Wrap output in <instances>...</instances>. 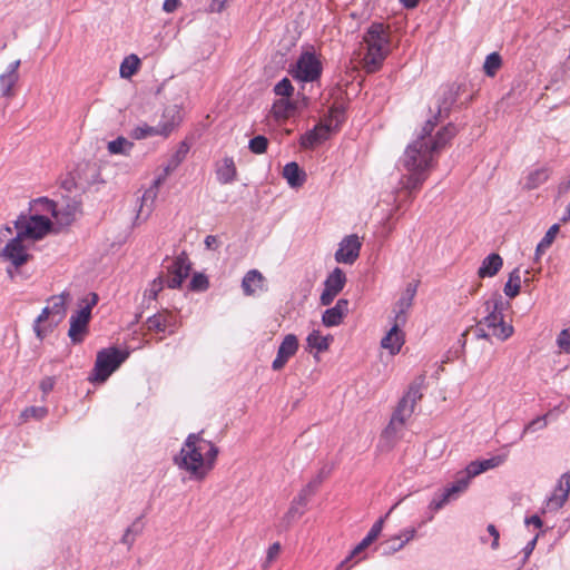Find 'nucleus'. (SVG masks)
<instances>
[{
  "instance_id": "1",
  "label": "nucleus",
  "mask_w": 570,
  "mask_h": 570,
  "mask_svg": "<svg viewBox=\"0 0 570 570\" xmlns=\"http://www.w3.org/2000/svg\"><path fill=\"white\" fill-rule=\"evenodd\" d=\"M459 88L448 86L439 101L438 114L428 119L416 139L404 150L399 159V169L402 171L396 193L406 191L410 196L419 191L428 179L434 166L435 155L455 136L456 128L449 124L433 136L440 117H448L451 107L458 98Z\"/></svg>"
},
{
  "instance_id": "2",
  "label": "nucleus",
  "mask_w": 570,
  "mask_h": 570,
  "mask_svg": "<svg viewBox=\"0 0 570 570\" xmlns=\"http://www.w3.org/2000/svg\"><path fill=\"white\" fill-rule=\"evenodd\" d=\"M217 455L218 448L213 442L205 440L202 433H190L174 462L191 479L202 481L213 470Z\"/></svg>"
},
{
  "instance_id": "3",
  "label": "nucleus",
  "mask_w": 570,
  "mask_h": 570,
  "mask_svg": "<svg viewBox=\"0 0 570 570\" xmlns=\"http://www.w3.org/2000/svg\"><path fill=\"white\" fill-rule=\"evenodd\" d=\"M367 51L363 58L366 72L377 71L390 52V35L387 28L380 22L372 23L363 37Z\"/></svg>"
},
{
  "instance_id": "4",
  "label": "nucleus",
  "mask_w": 570,
  "mask_h": 570,
  "mask_svg": "<svg viewBox=\"0 0 570 570\" xmlns=\"http://www.w3.org/2000/svg\"><path fill=\"white\" fill-rule=\"evenodd\" d=\"M487 315L479 322V325H485L492 330V335L500 341L508 340L513 334V326L503 321V311L505 303L502 296L495 292L483 304Z\"/></svg>"
},
{
  "instance_id": "5",
  "label": "nucleus",
  "mask_w": 570,
  "mask_h": 570,
  "mask_svg": "<svg viewBox=\"0 0 570 570\" xmlns=\"http://www.w3.org/2000/svg\"><path fill=\"white\" fill-rule=\"evenodd\" d=\"M422 396L421 383H412L393 412L390 423L385 429L386 434H395L403 428L406 420L413 414L414 407Z\"/></svg>"
},
{
  "instance_id": "6",
  "label": "nucleus",
  "mask_w": 570,
  "mask_h": 570,
  "mask_svg": "<svg viewBox=\"0 0 570 570\" xmlns=\"http://www.w3.org/2000/svg\"><path fill=\"white\" fill-rule=\"evenodd\" d=\"M128 355V352L116 347L99 351L89 380L94 383L105 382L126 361Z\"/></svg>"
},
{
  "instance_id": "7",
  "label": "nucleus",
  "mask_w": 570,
  "mask_h": 570,
  "mask_svg": "<svg viewBox=\"0 0 570 570\" xmlns=\"http://www.w3.org/2000/svg\"><path fill=\"white\" fill-rule=\"evenodd\" d=\"M17 234L23 239H42L51 229L52 223L45 215L20 214L13 222Z\"/></svg>"
},
{
  "instance_id": "8",
  "label": "nucleus",
  "mask_w": 570,
  "mask_h": 570,
  "mask_svg": "<svg viewBox=\"0 0 570 570\" xmlns=\"http://www.w3.org/2000/svg\"><path fill=\"white\" fill-rule=\"evenodd\" d=\"M82 303L83 305H80V309L70 316L68 336L73 344L81 343L88 333L91 309L98 303V295L90 293L88 297L82 299Z\"/></svg>"
},
{
  "instance_id": "9",
  "label": "nucleus",
  "mask_w": 570,
  "mask_h": 570,
  "mask_svg": "<svg viewBox=\"0 0 570 570\" xmlns=\"http://www.w3.org/2000/svg\"><path fill=\"white\" fill-rule=\"evenodd\" d=\"M322 73V65L316 56L312 52H303L292 71L295 79L305 82H312L320 78Z\"/></svg>"
},
{
  "instance_id": "10",
  "label": "nucleus",
  "mask_w": 570,
  "mask_h": 570,
  "mask_svg": "<svg viewBox=\"0 0 570 570\" xmlns=\"http://www.w3.org/2000/svg\"><path fill=\"white\" fill-rule=\"evenodd\" d=\"M23 239L20 235L16 234L10 238L6 246L0 250V258L10 262L16 268L21 267L29 262L31 255L28 248L23 245Z\"/></svg>"
},
{
  "instance_id": "11",
  "label": "nucleus",
  "mask_w": 570,
  "mask_h": 570,
  "mask_svg": "<svg viewBox=\"0 0 570 570\" xmlns=\"http://www.w3.org/2000/svg\"><path fill=\"white\" fill-rule=\"evenodd\" d=\"M345 283L344 272L340 267H335L324 282V291L320 297L321 305H331L336 295L344 288Z\"/></svg>"
},
{
  "instance_id": "12",
  "label": "nucleus",
  "mask_w": 570,
  "mask_h": 570,
  "mask_svg": "<svg viewBox=\"0 0 570 570\" xmlns=\"http://www.w3.org/2000/svg\"><path fill=\"white\" fill-rule=\"evenodd\" d=\"M167 268L169 274L166 281L167 286L179 288L190 272V263L186 253L178 255Z\"/></svg>"
},
{
  "instance_id": "13",
  "label": "nucleus",
  "mask_w": 570,
  "mask_h": 570,
  "mask_svg": "<svg viewBox=\"0 0 570 570\" xmlns=\"http://www.w3.org/2000/svg\"><path fill=\"white\" fill-rule=\"evenodd\" d=\"M362 243L357 235L352 234L344 237L338 244L335 253V261L342 264H353L360 256Z\"/></svg>"
},
{
  "instance_id": "14",
  "label": "nucleus",
  "mask_w": 570,
  "mask_h": 570,
  "mask_svg": "<svg viewBox=\"0 0 570 570\" xmlns=\"http://www.w3.org/2000/svg\"><path fill=\"white\" fill-rule=\"evenodd\" d=\"M298 350V340L294 334H287L278 346L275 360L272 363L274 371H281L288 360L296 354Z\"/></svg>"
},
{
  "instance_id": "15",
  "label": "nucleus",
  "mask_w": 570,
  "mask_h": 570,
  "mask_svg": "<svg viewBox=\"0 0 570 570\" xmlns=\"http://www.w3.org/2000/svg\"><path fill=\"white\" fill-rule=\"evenodd\" d=\"M183 116L179 106L171 105L164 109L161 120L157 125L159 128V136L167 138L175 131L181 124Z\"/></svg>"
},
{
  "instance_id": "16",
  "label": "nucleus",
  "mask_w": 570,
  "mask_h": 570,
  "mask_svg": "<svg viewBox=\"0 0 570 570\" xmlns=\"http://www.w3.org/2000/svg\"><path fill=\"white\" fill-rule=\"evenodd\" d=\"M242 289L245 296H256L266 292V278L259 271L250 269L242 279Z\"/></svg>"
},
{
  "instance_id": "17",
  "label": "nucleus",
  "mask_w": 570,
  "mask_h": 570,
  "mask_svg": "<svg viewBox=\"0 0 570 570\" xmlns=\"http://www.w3.org/2000/svg\"><path fill=\"white\" fill-rule=\"evenodd\" d=\"M145 325L149 332L164 333L167 328L175 327L176 318L170 312L163 311L149 316ZM169 333L173 334L174 330Z\"/></svg>"
},
{
  "instance_id": "18",
  "label": "nucleus",
  "mask_w": 570,
  "mask_h": 570,
  "mask_svg": "<svg viewBox=\"0 0 570 570\" xmlns=\"http://www.w3.org/2000/svg\"><path fill=\"white\" fill-rule=\"evenodd\" d=\"M331 126L326 124H318L313 129L308 130L301 137V146L306 149H312L330 138Z\"/></svg>"
},
{
  "instance_id": "19",
  "label": "nucleus",
  "mask_w": 570,
  "mask_h": 570,
  "mask_svg": "<svg viewBox=\"0 0 570 570\" xmlns=\"http://www.w3.org/2000/svg\"><path fill=\"white\" fill-rule=\"evenodd\" d=\"M20 60L11 62L7 70L0 75V91L3 97H13V87L19 80Z\"/></svg>"
},
{
  "instance_id": "20",
  "label": "nucleus",
  "mask_w": 570,
  "mask_h": 570,
  "mask_svg": "<svg viewBox=\"0 0 570 570\" xmlns=\"http://www.w3.org/2000/svg\"><path fill=\"white\" fill-rule=\"evenodd\" d=\"M403 325L393 321V326L381 341V346L389 350L392 355L397 354L404 344V333L401 330Z\"/></svg>"
},
{
  "instance_id": "21",
  "label": "nucleus",
  "mask_w": 570,
  "mask_h": 570,
  "mask_svg": "<svg viewBox=\"0 0 570 570\" xmlns=\"http://www.w3.org/2000/svg\"><path fill=\"white\" fill-rule=\"evenodd\" d=\"M348 312V301L340 298L335 306L327 308L322 316V322L325 326H337L342 323L344 316Z\"/></svg>"
},
{
  "instance_id": "22",
  "label": "nucleus",
  "mask_w": 570,
  "mask_h": 570,
  "mask_svg": "<svg viewBox=\"0 0 570 570\" xmlns=\"http://www.w3.org/2000/svg\"><path fill=\"white\" fill-rule=\"evenodd\" d=\"M505 459H507V455H495L490 459L472 461L465 468L466 473H469L470 476L474 478L488 470L498 468L505 461Z\"/></svg>"
},
{
  "instance_id": "23",
  "label": "nucleus",
  "mask_w": 570,
  "mask_h": 570,
  "mask_svg": "<svg viewBox=\"0 0 570 570\" xmlns=\"http://www.w3.org/2000/svg\"><path fill=\"white\" fill-rule=\"evenodd\" d=\"M237 169L233 157H224L216 167L217 180L223 184H232L236 180Z\"/></svg>"
},
{
  "instance_id": "24",
  "label": "nucleus",
  "mask_w": 570,
  "mask_h": 570,
  "mask_svg": "<svg viewBox=\"0 0 570 570\" xmlns=\"http://www.w3.org/2000/svg\"><path fill=\"white\" fill-rule=\"evenodd\" d=\"M69 298V293H61L60 295H53L49 298L48 307L51 311V323L56 326L58 325L66 316L67 312V299Z\"/></svg>"
},
{
  "instance_id": "25",
  "label": "nucleus",
  "mask_w": 570,
  "mask_h": 570,
  "mask_svg": "<svg viewBox=\"0 0 570 570\" xmlns=\"http://www.w3.org/2000/svg\"><path fill=\"white\" fill-rule=\"evenodd\" d=\"M502 266V257L497 253H492L482 261L481 266L478 269V275L481 278L493 277L498 274Z\"/></svg>"
},
{
  "instance_id": "26",
  "label": "nucleus",
  "mask_w": 570,
  "mask_h": 570,
  "mask_svg": "<svg viewBox=\"0 0 570 570\" xmlns=\"http://www.w3.org/2000/svg\"><path fill=\"white\" fill-rule=\"evenodd\" d=\"M283 176L287 180V184L293 188L301 187L306 180L305 171L302 170L295 161L288 163L284 166Z\"/></svg>"
},
{
  "instance_id": "27",
  "label": "nucleus",
  "mask_w": 570,
  "mask_h": 570,
  "mask_svg": "<svg viewBox=\"0 0 570 570\" xmlns=\"http://www.w3.org/2000/svg\"><path fill=\"white\" fill-rule=\"evenodd\" d=\"M189 149V144L186 140L181 141L178 145L176 151L171 155L168 163L164 166V171H166V174H171L173 171H175L179 167V165L185 160Z\"/></svg>"
},
{
  "instance_id": "28",
  "label": "nucleus",
  "mask_w": 570,
  "mask_h": 570,
  "mask_svg": "<svg viewBox=\"0 0 570 570\" xmlns=\"http://www.w3.org/2000/svg\"><path fill=\"white\" fill-rule=\"evenodd\" d=\"M570 492V481L569 476L564 474L560 482L557 492L550 498L549 502L556 509L561 508L568 499Z\"/></svg>"
},
{
  "instance_id": "29",
  "label": "nucleus",
  "mask_w": 570,
  "mask_h": 570,
  "mask_svg": "<svg viewBox=\"0 0 570 570\" xmlns=\"http://www.w3.org/2000/svg\"><path fill=\"white\" fill-rule=\"evenodd\" d=\"M57 208V204L47 197H40L33 199L30 203V212L35 215H43L45 213H49L52 215V217H55Z\"/></svg>"
},
{
  "instance_id": "30",
  "label": "nucleus",
  "mask_w": 570,
  "mask_h": 570,
  "mask_svg": "<svg viewBox=\"0 0 570 570\" xmlns=\"http://www.w3.org/2000/svg\"><path fill=\"white\" fill-rule=\"evenodd\" d=\"M78 209V205L76 203H69L63 208H57V212L55 214V219L60 225H70L73 219L76 212Z\"/></svg>"
},
{
  "instance_id": "31",
  "label": "nucleus",
  "mask_w": 570,
  "mask_h": 570,
  "mask_svg": "<svg viewBox=\"0 0 570 570\" xmlns=\"http://www.w3.org/2000/svg\"><path fill=\"white\" fill-rule=\"evenodd\" d=\"M520 289H521L520 269L519 268H514L509 274V278H508V282L504 285L503 292H504V294L508 297L513 298V297H515L520 293Z\"/></svg>"
},
{
  "instance_id": "32",
  "label": "nucleus",
  "mask_w": 570,
  "mask_h": 570,
  "mask_svg": "<svg viewBox=\"0 0 570 570\" xmlns=\"http://www.w3.org/2000/svg\"><path fill=\"white\" fill-rule=\"evenodd\" d=\"M139 66L140 60L136 55L127 56L120 65L119 72L121 78L128 79L134 76L138 71Z\"/></svg>"
},
{
  "instance_id": "33",
  "label": "nucleus",
  "mask_w": 570,
  "mask_h": 570,
  "mask_svg": "<svg viewBox=\"0 0 570 570\" xmlns=\"http://www.w3.org/2000/svg\"><path fill=\"white\" fill-rule=\"evenodd\" d=\"M134 144L125 137H118L108 142L107 149L111 155H129Z\"/></svg>"
},
{
  "instance_id": "34",
  "label": "nucleus",
  "mask_w": 570,
  "mask_h": 570,
  "mask_svg": "<svg viewBox=\"0 0 570 570\" xmlns=\"http://www.w3.org/2000/svg\"><path fill=\"white\" fill-rule=\"evenodd\" d=\"M413 304V301L411 298H407L405 296H401L400 299L396 302L394 307V318L399 324H405L406 323V313L411 308Z\"/></svg>"
},
{
  "instance_id": "35",
  "label": "nucleus",
  "mask_w": 570,
  "mask_h": 570,
  "mask_svg": "<svg viewBox=\"0 0 570 570\" xmlns=\"http://www.w3.org/2000/svg\"><path fill=\"white\" fill-rule=\"evenodd\" d=\"M549 178V171L546 168H539L531 171L525 181L527 189H535Z\"/></svg>"
},
{
  "instance_id": "36",
  "label": "nucleus",
  "mask_w": 570,
  "mask_h": 570,
  "mask_svg": "<svg viewBox=\"0 0 570 570\" xmlns=\"http://www.w3.org/2000/svg\"><path fill=\"white\" fill-rule=\"evenodd\" d=\"M157 195H158V189H156L151 186L145 190V193L142 194V196L140 198L141 204H140V208H139L137 218H139L140 215L144 213L145 207L147 208L146 217L150 214V212L153 210V205L157 198Z\"/></svg>"
},
{
  "instance_id": "37",
  "label": "nucleus",
  "mask_w": 570,
  "mask_h": 570,
  "mask_svg": "<svg viewBox=\"0 0 570 570\" xmlns=\"http://www.w3.org/2000/svg\"><path fill=\"white\" fill-rule=\"evenodd\" d=\"M502 66L501 56L498 52H491L487 56L485 61L483 63L484 73L488 77H494L498 70Z\"/></svg>"
},
{
  "instance_id": "38",
  "label": "nucleus",
  "mask_w": 570,
  "mask_h": 570,
  "mask_svg": "<svg viewBox=\"0 0 570 570\" xmlns=\"http://www.w3.org/2000/svg\"><path fill=\"white\" fill-rule=\"evenodd\" d=\"M151 136H159L158 126H149L147 124H142L135 127L130 132V137L136 140L145 139Z\"/></svg>"
},
{
  "instance_id": "39",
  "label": "nucleus",
  "mask_w": 570,
  "mask_h": 570,
  "mask_svg": "<svg viewBox=\"0 0 570 570\" xmlns=\"http://www.w3.org/2000/svg\"><path fill=\"white\" fill-rule=\"evenodd\" d=\"M307 345L317 352H324L328 348V337L322 336L318 331H313L306 338Z\"/></svg>"
},
{
  "instance_id": "40",
  "label": "nucleus",
  "mask_w": 570,
  "mask_h": 570,
  "mask_svg": "<svg viewBox=\"0 0 570 570\" xmlns=\"http://www.w3.org/2000/svg\"><path fill=\"white\" fill-rule=\"evenodd\" d=\"M402 535H393L380 546L381 554L392 556L395 552L402 550L403 543H401Z\"/></svg>"
},
{
  "instance_id": "41",
  "label": "nucleus",
  "mask_w": 570,
  "mask_h": 570,
  "mask_svg": "<svg viewBox=\"0 0 570 570\" xmlns=\"http://www.w3.org/2000/svg\"><path fill=\"white\" fill-rule=\"evenodd\" d=\"M50 320L51 321V311L48 305L41 311L40 315L36 318L33 323V331L39 340H43L49 330L47 327H41V323Z\"/></svg>"
},
{
  "instance_id": "42",
  "label": "nucleus",
  "mask_w": 570,
  "mask_h": 570,
  "mask_svg": "<svg viewBox=\"0 0 570 570\" xmlns=\"http://www.w3.org/2000/svg\"><path fill=\"white\" fill-rule=\"evenodd\" d=\"M547 425H548L547 414L533 419L524 426V429L521 432V434L519 435V438L517 440H514L512 443H515V442L522 440L528 432H535L539 430H543V429H546Z\"/></svg>"
},
{
  "instance_id": "43",
  "label": "nucleus",
  "mask_w": 570,
  "mask_h": 570,
  "mask_svg": "<svg viewBox=\"0 0 570 570\" xmlns=\"http://www.w3.org/2000/svg\"><path fill=\"white\" fill-rule=\"evenodd\" d=\"M304 513L305 511L303 509L292 502L287 512L284 514L279 527L282 529H287L292 522L299 519Z\"/></svg>"
},
{
  "instance_id": "44",
  "label": "nucleus",
  "mask_w": 570,
  "mask_h": 570,
  "mask_svg": "<svg viewBox=\"0 0 570 570\" xmlns=\"http://www.w3.org/2000/svg\"><path fill=\"white\" fill-rule=\"evenodd\" d=\"M314 483H307L297 494L296 498L293 499V503L305 511L309 498L314 494Z\"/></svg>"
},
{
  "instance_id": "45",
  "label": "nucleus",
  "mask_w": 570,
  "mask_h": 570,
  "mask_svg": "<svg viewBox=\"0 0 570 570\" xmlns=\"http://www.w3.org/2000/svg\"><path fill=\"white\" fill-rule=\"evenodd\" d=\"M267 147H268V139L263 135L253 137L248 142L249 150L256 155H262V154L266 153Z\"/></svg>"
},
{
  "instance_id": "46",
  "label": "nucleus",
  "mask_w": 570,
  "mask_h": 570,
  "mask_svg": "<svg viewBox=\"0 0 570 570\" xmlns=\"http://www.w3.org/2000/svg\"><path fill=\"white\" fill-rule=\"evenodd\" d=\"M48 414V409L45 406H29L26 407L22 412L20 417L23 421H28L29 419L33 417L36 420H41Z\"/></svg>"
},
{
  "instance_id": "47",
  "label": "nucleus",
  "mask_w": 570,
  "mask_h": 570,
  "mask_svg": "<svg viewBox=\"0 0 570 570\" xmlns=\"http://www.w3.org/2000/svg\"><path fill=\"white\" fill-rule=\"evenodd\" d=\"M400 502L401 501L396 502L390 509V511L387 512V514L384 518H380L377 521H375V523L372 525V528L370 529V531L366 534L367 540H371L372 542H374L377 539V537L381 534V532L383 530L385 518L389 517V514L400 504Z\"/></svg>"
},
{
  "instance_id": "48",
  "label": "nucleus",
  "mask_w": 570,
  "mask_h": 570,
  "mask_svg": "<svg viewBox=\"0 0 570 570\" xmlns=\"http://www.w3.org/2000/svg\"><path fill=\"white\" fill-rule=\"evenodd\" d=\"M293 91H294V87L292 86V82L289 81L288 78H283L274 87V92L277 96H282V97H289V96H292Z\"/></svg>"
},
{
  "instance_id": "49",
  "label": "nucleus",
  "mask_w": 570,
  "mask_h": 570,
  "mask_svg": "<svg viewBox=\"0 0 570 570\" xmlns=\"http://www.w3.org/2000/svg\"><path fill=\"white\" fill-rule=\"evenodd\" d=\"M165 281L161 277L155 278L149 287L145 291V297L156 299L159 292L164 288Z\"/></svg>"
},
{
  "instance_id": "50",
  "label": "nucleus",
  "mask_w": 570,
  "mask_h": 570,
  "mask_svg": "<svg viewBox=\"0 0 570 570\" xmlns=\"http://www.w3.org/2000/svg\"><path fill=\"white\" fill-rule=\"evenodd\" d=\"M557 345L562 352L570 354V328H564L559 333Z\"/></svg>"
},
{
  "instance_id": "51",
  "label": "nucleus",
  "mask_w": 570,
  "mask_h": 570,
  "mask_svg": "<svg viewBox=\"0 0 570 570\" xmlns=\"http://www.w3.org/2000/svg\"><path fill=\"white\" fill-rule=\"evenodd\" d=\"M189 286L193 291H205L208 287V279L204 274H195Z\"/></svg>"
},
{
  "instance_id": "52",
  "label": "nucleus",
  "mask_w": 570,
  "mask_h": 570,
  "mask_svg": "<svg viewBox=\"0 0 570 570\" xmlns=\"http://www.w3.org/2000/svg\"><path fill=\"white\" fill-rule=\"evenodd\" d=\"M471 479L472 476H470L465 470L464 472L458 475L453 484L455 485L460 493H463L468 489Z\"/></svg>"
},
{
  "instance_id": "53",
  "label": "nucleus",
  "mask_w": 570,
  "mask_h": 570,
  "mask_svg": "<svg viewBox=\"0 0 570 570\" xmlns=\"http://www.w3.org/2000/svg\"><path fill=\"white\" fill-rule=\"evenodd\" d=\"M279 552L281 544L278 542L273 543L267 550V556L265 562L263 563V568H268L269 564L278 557Z\"/></svg>"
},
{
  "instance_id": "54",
  "label": "nucleus",
  "mask_w": 570,
  "mask_h": 570,
  "mask_svg": "<svg viewBox=\"0 0 570 570\" xmlns=\"http://www.w3.org/2000/svg\"><path fill=\"white\" fill-rule=\"evenodd\" d=\"M450 501L446 499V495L443 493L435 495L432 501L429 504V510L431 512H438L441 510L445 504H448Z\"/></svg>"
},
{
  "instance_id": "55",
  "label": "nucleus",
  "mask_w": 570,
  "mask_h": 570,
  "mask_svg": "<svg viewBox=\"0 0 570 570\" xmlns=\"http://www.w3.org/2000/svg\"><path fill=\"white\" fill-rule=\"evenodd\" d=\"M559 225L558 224H553L546 233V235L543 236V238L540 240L541 243H543V245H547L548 247H550L556 238V236L558 235L559 233Z\"/></svg>"
},
{
  "instance_id": "56",
  "label": "nucleus",
  "mask_w": 570,
  "mask_h": 570,
  "mask_svg": "<svg viewBox=\"0 0 570 570\" xmlns=\"http://www.w3.org/2000/svg\"><path fill=\"white\" fill-rule=\"evenodd\" d=\"M55 384H56V379L53 376H46L41 380L39 387L42 391V393L46 395L53 390Z\"/></svg>"
},
{
  "instance_id": "57",
  "label": "nucleus",
  "mask_w": 570,
  "mask_h": 570,
  "mask_svg": "<svg viewBox=\"0 0 570 570\" xmlns=\"http://www.w3.org/2000/svg\"><path fill=\"white\" fill-rule=\"evenodd\" d=\"M399 535H402L401 543H403V547H405V544L415 538L416 529L413 527L405 528L400 532Z\"/></svg>"
},
{
  "instance_id": "58",
  "label": "nucleus",
  "mask_w": 570,
  "mask_h": 570,
  "mask_svg": "<svg viewBox=\"0 0 570 570\" xmlns=\"http://www.w3.org/2000/svg\"><path fill=\"white\" fill-rule=\"evenodd\" d=\"M373 542L371 540H367V537L365 535L362 539V541L351 551V553L347 558H350V560H351L352 558H354L355 556L361 553L363 550H365Z\"/></svg>"
},
{
  "instance_id": "59",
  "label": "nucleus",
  "mask_w": 570,
  "mask_h": 570,
  "mask_svg": "<svg viewBox=\"0 0 570 570\" xmlns=\"http://www.w3.org/2000/svg\"><path fill=\"white\" fill-rule=\"evenodd\" d=\"M331 470L323 468L318 474L308 483H314V492H316L320 484L323 482V480L330 474Z\"/></svg>"
},
{
  "instance_id": "60",
  "label": "nucleus",
  "mask_w": 570,
  "mask_h": 570,
  "mask_svg": "<svg viewBox=\"0 0 570 570\" xmlns=\"http://www.w3.org/2000/svg\"><path fill=\"white\" fill-rule=\"evenodd\" d=\"M488 532L493 538V541L491 543V548L493 550L498 549V547H499V538H500L498 529L495 528V525L489 524L488 525Z\"/></svg>"
},
{
  "instance_id": "61",
  "label": "nucleus",
  "mask_w": 570,
  "mask_h": 570,
  "mask_svg": "<svg viewBox=\"0 0 570 570\" xmlns=\"http://www.w3.org/2000/svg\"><path fill=\"white\" fill-rule=\"evenodd\" d=\"M442 493L449 501L455 500L461 494L453 483L446 487Z\"/></svg>"
},
{
  "instance_id": "62",
  "label": "nucleus",
  "mask_w": 570,
  "mask_h": 570,
  "mask_svg": "<svg viewBox=\"0 0 570 570\" xmlns=\"http://www.w3.org/2000/svg\"><path fill=\"white\" fill-rule=\"evenodd\" d=\"M180 0H165L163 3L164 11L170 13L178 9Z\"/></svg>"
},
{
  "instance_id": "63",
  "label": "nucleus",
  "mask_w": 570,
  "mask_h": 570,
  "mask_svg": "<svg viewBox=\"0 0 570 570\" xmlns=\"http://www.w3.org/2000/svg\"><path fill=\"white\" fill-rule=\"evenodd\" d=\"M228 0H212L210 11L212 12H220L225 8Z\"/></svg>"
},
{
  "instance_id": "64",
  "label": "nucleus",
  "mask_w": 570,
  "mask_h": 570,
  "mask_svg": "<svg viewBox=\"0 0 570 570\" xmlns=\"http://www.w3.org/2000/svg\"><path fill=\"white\" fill-rule=\"evenodd\" d=\"M538 535H535L532 540H530L527 546L523 548L524 560L529 558L532 551L535 548Z\"/></svg>"
}]
</instances>
